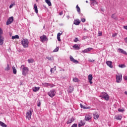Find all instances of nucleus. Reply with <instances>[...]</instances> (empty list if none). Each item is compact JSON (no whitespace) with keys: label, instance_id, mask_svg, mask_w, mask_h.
<instances>
[{"label":"nucleus","instance_id":"nucleus-42","mask_svg":"<svg viewBox=\"0 0 127 127\" xmlns=\"http://www.w3.org/2000/svg\"><path fill=\"white\" fill-rule=\"evenodd\" d=\"M102 34H103V33H102L101 31H99L98 36H102Z\"/></svg>","mask_w":127,"mask_h":127},{"label":"nucleus","instance_id":"nucleus-49","mask_svg":"<svg viewBox=\"0 0 127 127\" xmlns=\"http://www.w3.org/2000/svg\"><path fill=\"white\" fill-rule=\"evenodd\" d=\"M89 62H92V63H93V62H95V60H89Z\"/></svg>","mask_w":127,"mask_h":127},{"label":"nucleus","instance_id":"nucleus-18","mask_svg":"<svg viewBox=\"0 0 127 127\" xmlns=\"http://www.w3.org/2000/svg\"><path fill=\"white\" fill-rule=\"evenodd\" d=\"M85 122L84 121H80L78 123V127H83V126H85Z\"/></svg>","mask_w":127,"mask_h":127},{"label":"nucleus","instance_id":"nucleus-58","mask_svg":"<svg viewBox=\"0 0 127 127\" xmlns=\"http://www.w3.org/2000/svg\"><path fill=\"white\" fill-rule=\"evenodd\" d=\"M125 42L127 44V38H126L125 39Z\"/></svg>","mask_w":127,"mask_h":127},{"label":"nucleus","instance_id":"nucleus-64","mask_svg":"<svg viewBox=\"0 0 127 127\" xmlns=\"http://www.w3.org/2000/svg\"><path fill=\"white\" fill-rule=\"evenodd\" d=\"M36 0V1H37L38 0Z\"/></svg>","mask_w":127,"mask_h":127},{"label":"nucleus","instance_id":"nucleus-7","mask_svg":"<svg viewBox=\"0 0 127 127\" xmlns=\"http://www.w3.org/2000/svg\"><path fill=\"white\" fill-rule=\"evenodd\" d=\"M45 41H48V38H47L46 35H44L43 36H41L40 37V42L43 43L45 42Z\"/></svg>","mask_w":127,"mask_h":127},{"label":"nucleus","instance_id":"nucleus-10","mask_svg":"<svg viewBox=\"0 0 127 127\" xmlns=\"http://www.w3.org/2000/svg\"><path fill=\"white\" fill-rule=\"evenodd\" d=\"M74 121H75V118H74V117H71L68 120V121L66 122V124L67 125L72 124V123H73Z\"/></svg>","mask_w":127,"mask_h":127},{"label":"nucleus","instance_id":"nucleus-25","mask_svg":"<svg viewBox=\"0 0 127 127\" xmlns=\"http://www.w3.org/2000/svg\"><path fill=\"white\" fill-rule=\"evenodd\" d=\"M34 9L35 10L36 13H38V9H37V5H36V4H34Z\"/></svg>","mask_w":127,"mask_h":127},{"label":"nucleus","instance_id":"nucleus-35","mask_svg":"<svg viewBox=\"0 0 127 127\" xmlns=\"http://www.w3.org/2000/svg\"><path fill=\"white\" fill-rule=\"evenodd\" d=\"M28 63H33V62H34V60L33 59H29L28 60Z\"/></svg>","mask_w":127,"mask_h":127},{"label":"nucleus","instance_id":"nucleus-19","mask_svg":"<svg viewBox=\"0 0 127 127\" xmlns=\"http://www.w3.org/2000/svg\"><path fill=\"white\" fill-rule=\"evenodd\" d=\"M3 37L2 35H0V45H2L3 44Z\"/></svg>","mask_w":127,"mask_h":127},{"label":"nucleus","instance_id":"nucleus-31","mask_svg":"<svg viewBox=\"0 0 127 127\" xmlns=\"http://www.w3.org/2000/svg\"><path fill=\"white\" fill-rule=\"evenodd\" d=\"M10 67H9V64H7V66L5 68V71H9Z\"/></svg>","mask_w":127,"mask_h":127},{"label":"nucleus","instance_id":"nucleus-5","mask_svg":"<svg viewBox=\"0 0 127 127\" xmlns=\"http://www.w3.org/2000/svg\"><path fill=\"white\" fill-rule=\"evenodd\" d=\"M123 76L122 74L119 73L118 72L116 74V82L117 83H121L122 82V78Z\"/></svg>","mask_w":127,"mask_h":127},{"label":"nucleus","instance_id":"nucleus-59","mask_svg":"<svg viewBox=\"0 0 127 127\" xmlns=\"http://www.w3.org/2000/svg\"><path fill=\"white\" fill-rule=\"evenodd\" d=\"M90 0V1H91V2H93V1H95L96 0Z\"/></svg>","mask_w":127,"mask_h":127},{"label":"nucleus","instance_id":"nucleus-57","mask_svg":"<svg viewBox=\"0 0 127 127\" xmlns=\"http://www.w3.org/2000/svg\"><path fill=\"white\" fill-rule=\"evenodd\" d=\"M124 28H125V29H126L127 30V26H124Z\"/></svg>","mask_w":127,"mask_h":127},{"label":"nucleus","instance_id":"nucleus-51","mask_svg":"<svg viewBox=\"0 0 127 127\" xmlns=\"http://www.w3.org/2000/svg\"><path fill=\"white\" fill-rule=\"evenodd\" d=\"M57 39L58 41H61V39H60V37L57 36Z\"/></svg>","mask_w":127,"mask_h":127},{"label":"nucleus","instance_id":"nucleus-12","mask_svg":"<svg viewBox=\"0 0 127 127\" xmlns=\"http://www.w3.org/2000/svg\"><path fill=\"white\" fill-rule=\"evenodd\" d=\"M69 58L70 59V61H72V62H73V63H75V64H78V63H79V62L75 60L72 56H70Z\"/></svg>","mask_w":127,"mask_h":127},{"label":"nucleus","instance_id":"nucleus-44","mask_svg":"<svg viewBox=\"0 0 127 127\" xmlns=\"http://www.w3.org/2000/svg\"><path fill=\"white\" fill-rule=\"evenodd\" d=\"M77 126H78V125H77V124H74L73 125H72L71 126V127H77Z\"/></svg>","mask_w":127,"mask_h":127},{"label":"nucleus","instance_id":"nucleus-27","mask_svg":"<svg viewBox=\"0 0 127 127\" xmlns=\"http://www.w3.org/2000/svg\"><path fill=\"white\" fill-rule=\"evenodd\" d=\"M12 39H19V36L18 35H15V36H12Z\"/></svg>","mask_w":127,"mask_h":127},{"label":"nucleus","instance_id":"nucleus-24","mask_svg":"<svg viewBox=\"0 0 127 127\" xmlns=\"http://www.w3.org/2000/svg\"><path fill=\"white\" fill-rule=\"evenodd\" d=\"M72 47L74 49H75V50H79V49H80V47L77 44H75Z\"/></svg>","mask_w":127,"mask_h":127},{"label":"nucleus","instance_id":"nucleus-63","mask_svg":"<svg viewBox=\"0 0 127 127\" xmlns=\"http://www.w3.org/2000/svg\"><path fill=\"white\" fill-rule=\"evenodd\" d=\"M86 2L87 3H88V0H86Z\"/></svg>","mask_w":127,"mask_h":127},{"label":"nucleus","instance_id":"nucleus-50","mask_svg":"<svg viewBox=\"0 0 127 127\" xmlns=\"http://www.w3.org/2000/svg\"><path fill=\"white\" fill-rule=\"evenodd\" d=\"M52 69H53V71H56V66H54Z\"/></svg>","mask_w":127,"mask_h":127},{"label":"nucleus","instance_id":"nucleus-61","mask_svg":"<svg viewBox=\"0 0 127 127\" xmlns=\"http://www.w3.org/2000/svg\"><path fill=\"white\" fill-rule=\"evenodd\" d=\"M50 71H51V73H52V71H53V69H52V68H51Z\"/></svg>","mask_w":127,"mask_h":127},{"label":"nucleus","instance_id":"nucleus-4","mask_svg":"<svg viewBox=\"0 0 127 127\" xmlns=\"http://www.w3.org/2000/svg\"><path fill=\"white\" fill-rule=\"evenodd\" d=\"M48 95L51 98H53L56 95V91L54 89L51 90L49 92H48Z\"/></svg>","mask_w":127,"mask_h":127},{"label":"nucleus","instance_id":"nucleus-37","mask_svg":"<svg viewBox=\"0 0 127 127\" xmlns=\"http://www.w3.org/2000/svg\"><path fill=\"white\" fill-rule=\"evenodd\" d=\"M119 67L120 68H125V67H126V65H125V64H119Z\"/></svg>","mask_w":127,"mask_h":127},{"label":"nucleus","instance_id":"nucleus-16","mask_svg":"<svg viewBox=\"0 0 127 127\" xmlns=\"http://www.w3.org/2000/svg\"><path fill=\"white\" fill-rule=\"evenodd\" d=\"M88 81L90 84H93V82L92 81V80H93V75L89 74L88 76Z\"/></svg>","mask_w":127,"mask_h":127},{"label":"nucleus","instance_id":"nucleus-32","mask_svg":"<svg viewBox=\"0 0 127 127\" xmlns=\"http://www.w3.org/2000/svg\"><path fill=\"white\" fill-rule=\"evenodd\" d=\"M94 120H98L99 119V115L98 114H94Z\"/></svg>","mask_w":127,"mask_h":127},{"label":"nucleus","instance_id":"nucleus-45","mask_svg":"<svg viewBox=\"0 0 127 127\" xmlns=\"http://www.w3.org/2000/svg\"><path fill=\"white\" fill-rule=\"evenodd\" d=\"M80 107L82 109H85L86 107H85L84 106L82 105V104H80Z\"/></svg>","mask_w":127,"mask_h":127},{"label":"nucleus","instance_id":"nucleus-41","mask_svg":"<svg viewBox=\"0 0 127 127\" xmlns=\"http://www.w3.org/2000/svg\"><path fill=\"white\" fill-rule=\"evenodd\" d=\"M2 33H3V31L2 29L0 28V35H2Z\"/></svg>","mask_w":127,"mask_h":127},{"label":"nucleus","instance_id":"nucleus-13","mask_svg":"<svg viewBox=\"0 0 127 127\" xmlns=\"http://www.w3.org/2000/svg\"><path fill=\"white\" fill-rule=\"evenodd\" d=\"M69 58L70 59V61H72V62H73V63H75V64H78V63H79V62L75 60L72 56H70Z\"/></svg>","mask_w":127,"mask_h":127},{"label":"nucleus","instance_id":"nucleus-40","mask_svg":"<svg viewBox=\"0 0 127 127\" xmlns=\"http://www.w3.org/2000/svg\"><path fill=\"white\" fill-rule=\"evenodd\" d=\"M15 3H11L10 5H9V8H12V6H13V5H15Z\"/></svg>","mask_w":127,"mask_h":127},{"label":"nucleus","instance_id":"nucleus-14","mask_svg":"<svg viewBox=\"0 0 127 127\" xmlns=\"http://www.w3.org/2000/svg\"><path fill=\"white\" fill-rule=\"evenodd\" d=\"M69 58L70 59V61H72V62H73V63H75V64H78V63H79V62L75 60L72 56H70Z\"/></svg>","mask_w":127,"mask_h":127},{"label":"nucleus","instance_id":"nucleus-46","mask_svg":"<svg viewBox=\"0 0 127 127\" xmlns=\"http://www.w3.org/2000/svg\"><path fill=\"white\" fill-rule=\"evenodd\" d=\"M61 35H62V33H58L57 34V36L60 37L61 36Z\"/></svg>","mask_w":127,"mask_h":127},{"label":"nucleus","instance_id":"nucleus-53","mask_svg":"<svg viewBox=\"0 0 127 127\" xmlns=\"http://www.w3.org/2000/svg\"><path fill=\"white\" fill-rule=\"evenodd\" d=\"M78 41V38H76L74 39V42H77Z\"/></svg>","mask_w":127,"mask_h":127},{"label":"nucleus","instance_id":"nucleus-62","mask_svg":"<svg viewBox=\"0 0 127 127\" xmlns=\"http://www.w3.org/2000/svg\"><path fill=\"white\" fill-rule=\"evenodd\" d=\"M46 86H48V83H45Z\"/></svg>","mask_w":127,"mask_h":127},{"label":"nucleus","instance_id":"nucleus-3","mask_svg":"<svg viewBox=\"0 0 127 127\" xmlns=\"http://www.w3.org/2000/svg\"><path fill=\"white\" fill-rule=\"evenodd\" d=\"M100 97L101 98H103L106 101H109L110 99V96H109L108 93L106 92H102L100 94Z\"/></svg>","mask_w":127,"mask_h":127},{"label":"nucleus","instance_id":"nucleus-55","mask_svg":"<svg viewBox=\"0 0 127 127\" xmlns=\"http://www.w3.org/2000/svg\"><path fill=\"white\" fill-rule=\"evenodd\" d=\"M124 78L125 79V80H127V75L125 76L124 77Z\"/></svg>","mask_w":127,"mask_h":127},{"label":"nucleus","instance_id":"nucleus-48","mask_svg":"<svg viewBox=\"0 0 127 127\" xmlns=\"http://www.w3.org/2000/svg\"><path fill=\"white\" fill-rule=\"evenodd\" d=\"M117 35V33L113 34L112 37H116V36Z\"/></svg>","mask_w":127,"mask_h":127},{"label":"nucleus","instance_id":"nucleus-11","mask_svg":"<svg viewBox=\"0 0 127 127\" xmlns=\"http://www.w3.org/2000/svg\"><path fill=\"white\" fill-rule=\"evenodd\" d=\"M91 50H93V49L92 48H88L83 51H82V53H88V52H90Z\"/></svg>","mask_w":127,"mask_h":127},{"label":"nucleus","instance_id":"nucleus-21","mask_svg":"<svg viewBox=\"0 0 127 127\" xmlns=\"http://www.w3.org/2000/svg\"><path fill=\"white\" fill-rule=\"evenodd\" d=\"M80 22H81V21H80L79 20V19H76V20H74L73 23L75 25H79V24H80Z\"/></svg>","mask_w":127,"mask_h":127},{"label":"nucleus","instance_id":"nucleus-20","mask_svg":"<svg viewBox=\"0 0 127 127\" xmlns=\"http://www.w3.org/2000/svg\"><path fill=\"white\" fill-rule=\"evenodd\" d=\"M39 90H40V87H34L32 88V90L33 91V92H38Z\"/></svg>","mask_w":127,"mask_h":127},{"label":"nucleus","instance_id":"nucleus-1","mask_svg":"<svg viewBox=\"0 0 127 127\" xmlns=\"http://www.w3.org/2000/svg\"><path fill=\"white\" fill-rule=\"evenodd\" d=\"M29 43V42L28 41V40H27V39H23L21 41V44H22L24 48H27V47H28Z\"/></svg>","mask_w":127,"mask_h":127},{"label":"nucleus","instance_id":"nucleus-6","mask_svg":"<svg viewBox=\"0 0 127 127\" xmlns=\"http://www.w3.org/2000/svg\"><path fill=\"white\" fill-rule=\"evenodd\" d=\"M33 112V110L32 109H30L26 113V118L28 119V120H29H29L31 119V116L32 115Z\"/></svg>","mask_w":127,"mask_h":127},{"label":"nucleus","instance_id":"nucleus-54","mask_svg":"<svg viewBox=\"0 0 127 127\" xmlns=\"http://www.w3.org/2000/svg\"><path fill=\"white\" fill-rule=\"evenodd\" d=\"M41 105V104L40 103V102H39V103H38L37 106H38V107H40Z\"/></svg>","mask_w":127,"mask_h":127},{"label":"nucleus","instance_id":"nucleus-28","mask_svg":"<svg viewBox=\"0 0 127 127\" xmlns=\"http://www.w3.org/2000/svg\"><path fill=\"white\" fill-rule=\"evenodd\" d=\"M76 8L77 9V12L80 13V12H81V9H80V7H79V5H77L76 6Z\"/></svg>","mask_w":127,"mask_h":127},{"label":"nucleus","instance_id":"nucleus-2","mask_svg":"<svg viewBox=\"0 0 127 127\" xmlns=\"http://www.w3.org/2000/svg\"><path fill=\"white\" fill-rule=\"evenodd\" d=\"M21 68L22 69V73L24 76H26V74L28 73L29 69L27 67H25L24 65H22L21 66Z\"/></svg>","mask_w":127,"mask_h":127},{"label":"nucleus","instance_id":"nucleus-60","mask_svg":"<svg viewBox=\"0 0 127 127\" xmlns=\"http://www.w3.org/2000/svg\"><path fill=\"white\" fill-rule=\"evenodd\" d=\"M66 17H67V18H68V19H69V18H70V16H66Z\"/></svg>","mask_w":127,"mask_h":127},{"label":"nucleus","instance_id":"nucleus-15","mask_svg":"<svg viewBox=\"0 0 127 127\" xmlns=\"http://www.w3.org/2000/svg\"><path fill=\"white\" fill-rule=\"evenodd\" d=\"M118 52H119V53H122L123 54H125V55H127V52H126V51L122 49H118Z\"/></svg>","mask_w":127,"mask_h":127},{"label":"nucleus","instance_id":"nucleus-8","mask_svg":"<svg viewBox=\"0 0 127 127\" xmlns=\"http://www.w3.org/2000/svg\"><path fill=\"white\" fill-rule=\"evenodd\" d=\"M91 120H92V114H87L85 117V121H86V122H89V121H91Z\"/></svg>","mask_w":127,"mask_h":127},{"label":"nucleus","instance_id":"nucleus-26","mask_svg":"<svg viewBox=\"0 0 127 127\" xmlns=\"http://www.w3.org/2000/svg\"><path fill=\"white\" fill-rule=\"evenodd\" d=\"M12 68L13 73L15 75V74H16L17 72V71L16 70V68H15V67H14V66H13Z\"/></svg>","mask_w":127,"mask_h":127},{"label":"nucleus","instance_id":"nucleus-17","mask_svg":"<svg viewBox=\"0 0 127 127\" xmlns=\"http://www.w3.org/2000/svg\"><path fill=\"white\" fill-rule=\"evenodd\" d=\"M106 63L107 66H109L110 68H113V62H112L111 61H107Z\"/></svg>","mask_w":127,"mask_h":127},{"label":"nucleus","instance_id":"nucleus-33","mask_svg":"<svg viewBox=\"0 0 127 127\" xmlns=\"http://www.w3.org/2000/svg\"><path fill=\"white\" fill-rule=\"evenodd\" d=\"M68 90L70 93H72V92H73V91L74 90V88H73V87L69 86Z\"/></svg>","mask_w":127,"mask_h":127},{"label":"nucleus","instance_id":"nucleus-39","mask_svg":"<svg viewBox=\"0 0 127 127\" xmlns=\"http://www.w3.org/2000/svg\"><path fill=\"white\" fill-rule=\"evenodd\" d=\"M59 47H57L54 51L53 52H58V51H59Z\"/></svg>","mask_w":127,"mask_h":127},{"label":"nucleus","instance_id":"nucleus-43","mask_svg":"<svg viewBox=\"0 0 127 127\" xmlns=\"http://www.w3.org/2000/svg\"><path fill=\"white\" fill-rule=\"evenodd\" d=\"M124 111L125 110H124V109H120V108L118 109V111L119 112H124Z\"/></svg>","mask_w":127,"mask_h":127},{"label":"nucleus","instance_id":"nucleus-56","mask_svg":"<svg viewBox=\"0 0 127 127\" xmlns=\"http://www.w3.org/2000/svg\"><path fill=\"white\" fill-rule=\"evenodd\" d=\"M63 14V11H61L60 12V15H62Z\"/></svg>","mask_w":127,"mask_h":127},{"label":"nucleus","instance_id":"nucleus-47","mask_svg":"<svg viewBox=\"0 0 127 127\" xmlns=\"http://www.w3.org/2000/svg\"><path fill=\"white\" fill-rule=\"evenodd\" d=\"M81 21H82V22H85V21H86V19L81 18Z\"/></svg>","mask_w":127,"mask_h":127},{"label":"nucleus","instance_id":"nucleus-22","mask_svg":"<svg viewBox=\"0 0 127 127\" xmlns=\"http://www.w3.org/2000/svg\"><path fill=\"white\" fill-rule=\"evenodd\" d=\"M45 0V2L47 3L49 6H51L52 5V4L51 3V0Z\"/></svg>","mask_w":127,"mask_h":127},{"label":"nucleus","instance_id":"nucleus-52","mask_svg":"<svg viewBox=\"0 0 127 127\" xmlns=\"http://www.w3.org/2000/svg\"><path fill=\"white\" fill-rule=\"evenodd\" d=\"M89 109H91V107H90V106L85 107V109L88 110Z\"/></svg>","mask_w":127,"mask_h":127},{"label":"nucleus","instance_id":"nucleus-30","mask_svg":"<svg viewBox=\"0 0 127 127\" xmlns=\"http://www.w3.org/2000/svg\"><path fill=\"white\" fill-rule=\"evenodd\" d=\"M91 5H96V4H98V2H97V1L95 0V1L91 2Z\"/></svg>","mask_w":127,"mask_h":127},{"label":"nucleus","instance_id":"nucleus-29","mask_svg":"<svg viewBox=\"0 0 127 127\" xmlns=\"http://www.w3.org/2000/svg\"><path fill=\"white\" fill-rule=\"evenodd\" d=\"M0 126H1V127H7V126H6V125H5V124H4L0 121Z\"/></svg>","mask_w":127,"mask_h":127},{"label":"nucleus","instance_id":"nucleus-23","mask_svg":"<svg viewBox=\"0 0 127 127\" xmlns=\"http://www.w3.org/2000/svg\"><path fill=\"white\" fill-rule=\"evenodd\" d=\"M115 120H118L119 121H121L122 120V116L121 115H116L115 116Z\"/></svg>","mask_w":127,"mask_h":127},{"label":"nucleus","instance_id":"nucleus-38","mask_svg":"<svg viewBox=\"0 0 127 127\" xmlns=\"http://www.w3.org/2000/svg\"><path fill=\"white\" fill-rule=\"evenodd\" d=\"M73 82H78V81H79V79H78V78L75 77L73 79Z\"/></svg>","mask_w":127,"mask_h":127},{"label":"nucleus","instance_id":"nucleus-36","mask_svg":"<svg viewBox=\"0 0 127 127\" xmlns=\"http://www.w3.org/2000/svg\"><path fill=\"white\" fill-rule=\"evenodd\" d=\"M111 17H112V18H114V19H116V18H117V16H116L115 14H112L111 16Z\"/></svg>","mask_w":127,"mask_h":127},{"label":"nucleus","instance_id":"nucleus-34","mask_svg":"<svg viewBox=\"0 0 127 127\" xmlns=\"http://www.w3.org/2000/svg\"><path fill=\"white\" fill-rule=\"evenodd\" d=\"M46 58L50 61H52L53 60H54L53 57H48Z\"/></svg>","mask_w":127,"mask_h":127},{"label":"nucleus","instance_id":"nucleus-9","mask_svg":"<svg viewBox=\"0 0 127 127\" xmlns=\"http://www.w3.org/2000/svg\"><path fill=\"white\" fill-rule=\"evenodd\" d=\"M13 21V17L11 16L9 17L6 22V25H9V24H10Z\"/></svg>","mask_w":127,"mask_h":127}]
</instances>
